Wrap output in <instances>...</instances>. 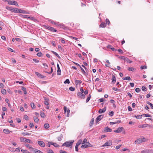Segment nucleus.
<instances>
[{"mask_svg":"<svg viewBox=\"0 0 153 153\" xmlns=\"http://www.w3.org/2000/svg\"><path fill=\"white\" fill-rule=\"evenodd\" d=\"M44 27L45 29H48L51 31L52 32H56L57 30L53 27L49 26L48 25H44Z\"/></svg>","mask_w":153,"mask_h":153,"instance_id":"1","label":"nucleus"},{"mask_svg":"<svg viewBox=\"0 0 153 153\" xmlns=\"http://www.w3.org/2000/svg\"><path fill=\"white\" fill-rule=\"evenodd\" d=\"M20 141L22 142H24L25 143H31V141L29 139L25 138L24 137H21L20 138Z\"/></svg>","mask_w":153,"mask_h":153,"instance_id":"2","label":"nucleus"},{"mask_svg":"<svg viewBox=\"0 0 153 153\" xmlns=\"http://www.w3.org/2000/svg\"><path fill=\"white\" fill-rule=\"evenodd\" d=\"M75 84L76 86H80L83 85V83L82 84V81L80 80L75 79Z\"/></svg>","mask_w":153,"mask_h":153,"instance_id":"3","label":"nucleus"},{"mask_svg":"<svg viewBox=\"0 0 153 153\" xmlns=\"http://www.w3.org/2000/svg\"><path fill=\"white\" fill-rule=\"evenodd\" d=\"M8 4L10 5H14L17 6H18L17 2L15 1H8Z\"/></svg>","mask_w":153,"mask_h":153,"instance_id":"4","label":"nucleus"},{"mask_svg":"<svg viewBox=\"0 0 153 153\" xmlns=\"http://www.w3.org/2000/svg\"><path fill=\"white\" fill-rule=\"evenodd\" d=\"M103 117V115H99L96 119V121L97 123L100 121Z\"/></svg>","mask_w":153,"mask_h":153,"instance_id":"5","label":"nucleus"},{"mask_svg":"<svg viewBox=\"0 0 153 153\" xmlns=\"http://www.w3.org/2000/svg\"><path fill=\"white\" fill-rule=\"evenodd\" d=\"M112 145V142L111 140H109L108 142H106L102 147L107 146H111Z\"/></svg>","mask_w":153,"mask_h":153,"instance_id":"6","label":"nucleus"},{"mask_svg":"<svg viewBox=\"0 0 153 153\" xmlns=\"http://www.w3.org/2000/svg\"><path fill=\"white\" fill-rule=\"evenodd\" d=\"M38 144L42 147H45V143L42 140L38 141Z\"/></svg>","mask_w":153,"mask_h":153,"instance_id":"7","label":"nucleus"},{"mask_svg":"<svg viewBox=\"0 0 153 153\" xmlns=\"http://www.w3.org/2000/svg\"><path fill=\"white\" fill-rule=\"evenodd\" d=\"M74 141V140H71V141L66 142V143H67L66 144V147H70L71 146Z\"/></svg>","mask_w":153,"mask_h":153,"instance_id":"8","label":"nucleus"},{"mask_svg":"<svg viewBox=\"0 0 153 153\" xmlns=\"http://www.w3.org/2000/svg\"><path fill=\"white\" fill-rule=\"evenodd\" d=\"M143 142H144V140H142V138H139L135 141V144H139Z\"/></svg>","mask_w":153,"mask_h":153,"instance_id":"9","label":"nucleus"},{"mask_svg":"<svg viewBox=\"0 0 153 153\" xmlns=\"http://www.w3.org/2000/svg\"><path fill=\"white\" fill-rule=\"evenodd\" d=\"M77 96L81 99H84L85 98V96L80 92H79L77 94Z\"/></svg>","mask_w":153,"mask_h":153,"instance_id":"10","label":"nucleus"},{"mask_svg":"<svg viewBox=\"0 0 153 153\" xmlns=\"http://www.w3.org/2000/svg\"><path fill=\"white\" fill-rule=\"evenodd\" d=\"M123 128V127H119L116 130H114V132L117 133H120L122 131Z\"/></svg>","mask_w":153,"mask_h":153,"instance_id":"11","label":"nucleus"},{"mask_svg":"<svg viewBox=\"0 0 153 153\" xmlns=\"http://www.w3.org/2000/svg\"><path fill=\"white\" fill-rule=\"evenodd\" d=\"M18 13H25V14H29V13L27 12V11L25 10H22L20 9H19Z\"/></svg>","mask_w":153,"mask_h":153,"instance_id":"12","label":"nucleus"},{"mask_svg":"<svg viewBox=\"0 0 153 153\" xmlns=\"http://www.w3.org/2000/svg\"><path fill=\"white\" fill-rule=\"evenodd\" d=\"M111 80H112V83H114L116 81V79L114 75L113 74H112V78H111Z\"/></svg>","mask_w":153,"mask_h":153,"instance_id":"13","label":"nucleus"},{"mask_svg":"<svg viewBox=\"0 0 153 153\" xmlns=\"http://www.w3.org/2000/svg\"><path fill=\"white\" fill-rule=\"evenodd\" d=\"M104 131L106 132H111L112 131V130L111 129L107 126L105 128Z\"/></svg>","mask_w":153,"mask_h":153,"instance_id":"14","label":"nucleus"},{"mask_svg":"<svg viewBox=\"0 0 153 153\" xmlns=\"http://www.w3.org/2000/svg\"><path fill=\"white\" fill-rule=\"evenodd\" d=\"M25 146L29 148L30 149H32L33 151L34 150V149L33 148L32 146H31L29 144H28L26 143L25 144Z\"/></svg>","mask_w":153,"mask_h":153,"instance_id":"15","label":"nucleus"},{"mask_svg":"<svg viewBox=\"0 0 153 153\" xmlns=\"http://www.w3.org/2000/svg\"><path fill=\"white\" fill-rule=\"evenodd\" d=\"M112 89H113V90L117 92H120L121 90L122 91L123 90V89L121 90L120 89L117 88L115 87H114L112 88Z\"/></svg>","mask_w":153,"mask_h":153,"instance_id":"16","label":"nucleus"},{"mask_svg":"<svg viewBox=\"0 0 153 153\" xmlns=\"http://www.w3.org/2000/svg\"><path fill=\"white\" fill-rule=\"evenodd\" d=\"M3 132L6 134H8L11 132V131H10L8 129H4L3 130Z\"/></svg>","mask_w":153,"mask_h":153,"instance_id":"17","label":"nucleus"},{"mask_svg":"<svg viewBox=\"0 0 153 153\" xmlns=\"http://www.w3.org/2000/svg\"><path fill=\"white\" fill-rule=\"evenodd\" d=\"M19 9L15 8H12V12H13L14 13H18Z\"/></svg>","mask_w":153,"mask_h":153,"instance_id":"18","label":"nucleus"},{"mask_svg":"<svg viewBox=\"0 0 153 153\" xmlns=\"http://www.w3.org/2000/svg\"><path fill=\"white\" fill-rule=\"evenodd\" d=\"M106 24L104 22H102L100 25L99 26L101 27H106Z\"/></svg>","mask_w":153,"mask_h":153,"instance_id":"19","label":"nucleus"},{"mask_svg":"<svg viewBox=\"0 0 153 153\" xmlns=\"http://www.w3.org/2000/svg\"><path fill=\"white\" fill-rule=\"evenodd\" d=\"M148 126H149L150 127H151V126L150 125H149L148 124H143L141 126V128H143L146 127Z\"/></svg>","mask_w":153,"mask_h":153,"instance_id":"20","label":"nucleus"},{"mask_svg":"<svg viewBox=\"0 0 153 153\" xmlns=\"http://www.w3.org/2000/svg\"><path fill=\"white\" fill-rule=\"evenodd\" d=\"M94 118H92L91 121L90 122V124H89V126L90 127H91L92 126H93L94 124Z\"/></svg>","mask_w":153,"mask_h":153,"instance_id":"21","label":"nucleus"},{"mask_svg":"<svg viewBox=\"0 0 153 153\" xmlns=\"http://www.w3.org/2000/svg\"><path fill=\"white\" fill-rule=\"evenodd\" d=\"M88 147V146L87 145V144H84L81 146V148L82 149H85V148H87Z\"/></svg>","mask_w":153,"mask_h":153,"instance_id":"22","label":"nucleus"},{"mask_svg":"<svg viewBox=\"0 0 153 153\" xmlns=\"http://www.w3.org/2000/svg\"><path fill=\"white\" fill-rule=\"evenodd\" d=\"M150 152L149 149H147L141 151V152L142 153H149Z\"/></svg>","mask_w":153,"mask_h":153,"instance_id":"23","label":"nucleus"},{"mask_svg":"<svg viewBox=\"0 0 153 153\" xmlns=\"http://www.w3.org/2000/svg\"><path fill=\"white\" fill-rule=\"evenodd\" d=\"M33 151L35 153H43V152H41V151L37 149H36L35 150L34 149Z\"/></svg>","mask_w":153,"mask_h":153,"instance_id":"24","label":"nucleus"},{"mask_svg":"<svg viewBox=\"0 0 153 153\" xmlns=\"http://www.w3.org/2000/svg\"><path fill=\"white\" fill-rule=\"evenodd\" d=\"M82 142V140L80 139L78 140V142L77 143L76 146H78L80 145L81 143V142Z\"/></svg>","mask_w":153,"mask_h":153,"instance_id":"25","label":"nucleus"},{"mask_svg":"<svg viewBox=\"0 0 153 153\" xmlns=\"http://www.w3.org/2000/svg\"><path fill=\"white\" fill-rule=\"evenodd\" d=\"M124 61L129 63H130L132 62V61H130L128 58L127 57L125 59H124Z\"/></svg>","mask_w":153,"mask_h":153,"instance_id":"26","label":"nucleus"},{"mask_svg":"<svg viewBox=\"0 0 153 153\" xmlns=\"http://www.w3.org/2000/svg\"><path fill=\"white\" fill-rule=\"evenodd\" d=\"M33 118H34V121L35 123H38V121H39V119L36 116H34L33 117Z\"/></svg>","mask_w":153,"mask_h":153,"instance_id":"27","label":"nucleus"},{"mask_svg":"<svg viewBox=\"0 0 153 153\" xmlns=\"http://www.w3.org/2000/svg\"><path fill=\"white\" fill-rule=\"evenodd\" d=\"M123 80H131V78L130 76H127L124 77L123 78Z\"/></svg>","mask_w":153,"mask_h":153,"instance_id":"28","label":"nucleus"},{"mask_svg":"<svg viewBox=\"0 0 153 153\" xmlns=\"http://www.w3.org/2000/svg\"><path fill=\"white\" fill-rule=\"evenodd\" d=\"M22 90L24 91V94H27L26 89L24 87H22Z\"/></svg>","mask_w":153,"mask_h":153,"instance_id":"29","label":"nucleus"},{"mask_svg":"<svg viewBox=\"0 0 153 153\" xmlns=\"http://www.w3.org/2000/svg\"><path fill=\"white\" fill-rule=\"evenodd\" d=\"M40 116L43 118H44L45 116V113L42 111H41L40 112Z\"/></svg>","mask_w":153,"mask_h":153,"instance_id":"30","label":"nucleus"},{"mask_svg":"<svg viewBox=\"0 0 153 153\" xmlns=\"http://www.w3.org/2000/svg\"><path fill=\"white\" fill-rule=\"evenodd\" d=\"M30 105L31 108L33 109H34L36 108V106L34 103L33 102H31L30 103Z\"/></svg>","mask_w":153,"mask_h":153,"instance_id":"31","label":"nucleus"},{"mask_svg":"<svg viewBox=\"0 0 153 153\" xmlns=\"http://www.w3.org/2000/svg\"><path fill=\"white\" fill-rule=\"evenodd\" d=\"M51 51L58 58H60V56L57 53L53 51Z\"/></svg>","mask_w":153,"mask_h":153,"instance_id":"32","label":"nucleus"},{"mask_svg":"<svg viewBox=\"0 0 153 153\" xmlns=\"http://www.w3.org/2000/svg\"><path fill=\"white\" fill-rule=\"evenodd\" d=\"M47 151L48 153H54L52 150L50 149H48Z\"/></svg>","mask_w":153,"mask_h":153,"instance_id":"33","label":"nucleus"},{"mask_svg":"<svg viewBox=\"0 0 153 153\" xmlns=\"http://www.w3.org/2000/svg\"><path fill=\"white\" fill-rule=\"evenodd\" d=\"M44 127L45 128L47 129L49 127V125L48 123H45L44 125Z\"/></svg>","mask_w":153,"mask_h":153,"instance_id":"34","label":"nucleus"},{"mask_svg":"<svg viewBox=\"0 0 153 153\" xmlns=\"http://www.w3.org/2000/svg\"><path fill=\"white\" fill-rule=\"evenodd\" d=\"M20 16L24 18H27L28 19V16H27V15H22V14H20Z\"/></svg>","mask_w":153,"mask_h":153,"instance_id":"35","label":"nucleus"},{"mask_svg":"<svg viewBox=\"0 0 153 153\" xmlns=\"http://www.w3.org/2000/svg\"><path fill=\"white\" fill-rule=\"evenodd\" d=\"M1 92L4 95H5L6 94V91L5 89H3L1 90Z\"/></svg>","mask_w":153,"mask_h":153,"instance_id":"36","label":"nucleus"},{"mask_svg":"<svg viewBox=\"0 0 153 153\" xmlns=\"http://www.w3.org/2000/svg\"><path fill=\"white\" fill-rule=\"evenodd\" d=\"M142 115H138L137 116L135 115V117L137 119H140L142 118Z\"/></svg>","mask_w":153,"mask_h":153,"instance_id":"37","label":"nucleus"},{"mask_svg":"<svg viewBox=\"0 0 153 153\" xmlns=\"http://www.w3.org/2000/svg\"><path fill=\"white\" fill-rule=\"evenodd\" d=\"M61 71L60 68H57V75H61Z\"/></svg>","mask_w":153,"mask_h":153,"instance_id":"38","label":"nucleus"},{"mask_svg":"<svg viewBox=\"0 0 153 153\" xmlns=\"http://www.w3.org/2000/svg\"><path fill=\"white\" fill-rule=\"evenodd\" d=\"M21 152L23 153H30V152L26 150H24L23 149H22Z\"/></svg>","mask_w":153,"mask_h":153,"instance_id":"39","label":"nucleus"},{"mask_svg":"<svg viewBox=\"0 0 153 153\" xmlns=\"http://www.w3.org/2000/svg\"><path fill=\"white\" fill-rule=\"evenodd\" d=\"M91 95L90 94L89 95V97H88L86 99V102H88V101H89V100H90L91 98Z\"/></svg>","mask_w":153,"mask_h":153,"instance_id":"40","label":"nucleus"},{"mask_svg":"<svg viewBox=\"0 0 153 153\" xmlns=\"http://www.w3.org/2000/svg\"><path fill=\"white\" fill-rule=\"evenodd\" d=\"M128 70L129 71H134V68L132 67H130L128 68Z\"/></svg>","mask_w":153,"mask_h":153,"instance_id":"41","label":"nucleus"},{"mask_svg":"<svg viewBox=\"0 0 153 153\" xmlns=\"http://www.w3.org/2000/svg\"><path fill=\"white\" fill-rule=\"evenodd\" d=\"M22 135H29L31 134V133H29L28 132H22Z\"/></svg>","mask_w":153,"mask_h":153,"instance_id":"42","label":"nucleus"},{"mask_svg":"<svg viewBox=\"0 0 153 153\" xmlns=\"http://www.w3.org/2000/svg\"><path fill=\"white\" fill-rule=\"evenodd\" d=\"M80 69L82 71V72L83 73V74H84L85 75H87V74H86V73L85 71L81 67V66H80Z\"/></svg>","mask_w":153,"mask_h":153,"instance_id":"43","label":"nucleus"},{"mask_svg":"<svg viewBox=\"0 0 153 153\" xmlns=\"http://www.w3.org/2000/svg\"><path fill=\"white\" fill-rule=\"evenodd\" d=\"M114 112L113 111L109 112V115L111 116H112L114 114Z\"/></svg>","mask_w":153,"mask_h":153,"instance_id":"44","label":"nucleus"},{"mask_svg":"<svg viewBox=\"0 0 153 153\" xmlns=\"http://www.w3.org/2000/svg\"><path fill=\"white\" fill-rule=\"evenodd\" d=\"M147 68V67L145 65H142L140 66V68L141 69H145Z\"/></svg>","mask_w":153,"mask_h":153,"instance_id":"45","label":"nucleus"},{"mask_svg":"<svg viewBox=\"0 0 153 153\" xmlns=\"http://www.w3.org/2000/svg\"><path fill=\"white\" fill-rule=\"evenodd\" d=\"M86 144H87L88 146V147H93L92 145L90 144L88 142H87L86 143Z\"/></svg>","mask_w":153,"mask_h":153,"instance_id":"46","label":"nucleus"},{"mask_svg":"<svg viewBox=\"0 0 153 153\" xmlns=\"http://www.w3.org/2000/svg\"><path fill=\"white\" fill-rule=\"evenodd\" d=\"M36 55L38 56L41 57L42 56V53L41 52H39L37 53Z\"/></svg>","mask_w":153,"mask_h":153,"instance_id":"47","label":"nucleus"},{"mask_svg":"<svg viewBox=\"0 0 153 153\" xmlns=\"http://www.w3.org/2000/svg\"><path fill=\"white\" fill-rule=\"evenodd\" d=\"M69 89L71 91H73L75 90V88L73 87H70L69 88Z\"/></svg>","mask_w":153,"mask_h":153,"instance_id":"48","label":"nucleus"},{"mask_svg":"<svg viewBox=\"0 0 153 153\" xmlns=\"http://www.w3.org/2000/svg\"><path fill=\"white\" fill-rule=\"evenodd\" d=\"M15 92L16 93H17V92H18L20 94H22L23 93L20 90H16V91H15Z\"/></svg>","mask_w":153,"mask_h":153,"instance_id":"49","label":"nucleus"},{"mask_svg":"<svg viewBox=\"0 0 153 153\" xmlns=\"http://www.w3.org/2000/svg\"><path fill=\"white\" fill-rule=\"evenodd\" d=\"M70 110L69 109H68V110L67 111V116L68 117H69V116Z\"/></svg>","mask_w":153,"mask_h":153,"instance_id":"50","label":"nucleus"},{"mask_svg":"<svg viewBox=\"0 0 153 153\" xmlns=\"http://www.w3.org/2000/svg\"><path fill=\"white\" fill-rule=\"evenodd\" d=\"M62 135L61 134L60 137H58V139L59 141H60L62 140Z\"/></svg>","mask_w":153,"mask_h":153,"instance_id":"51","label":"nucleus"},{"mask_svg":"<svg viewBox=\"0 0 153 153\" xmlns=\"http://www.w3.org/2000/svg\"><path fill=\"white\" fill-rule=\"evenodd\" d=\"M6 8L9 10L12 11V8L10 7L7 6L6 7Z\"/></svg>","mask_w":153,"mask_h":153,"instance_id":"52","label":"nucleus"},{"mask_svg":"<svg viewBox=\"0 0 153 153\" xmlns=\"http://www.w3.org/2000/svg\"><path fill=\"white\" fill-rule=\"evenodd\" d=\"M64 83L65 84L68 83L69 84L70 83V81L69 79H66L64 82Z\"/></svg>","mask_w":153,"mask_h":153,"instance_id":"53","label":"nucleus"},{"mask_svg":"<svg viewBox=\"0 0 153 153\" xmlns=\"http://www.w3.org/2000/svg\"><path fill=\"white\" fill-rule=\"evenodd\" d=\"M53 146L55 147H59V145H58L56 143H54V145Z\"/></svg>","mask_w":153,"mask_h":153,"instance_id":"54","label":"nucleus"},{"mask_svg":"<svg viewBox=\"0 0 153 153\" xmlns=\"http://www.w3.org/2000/svg\"><path fill=\"white\" fill-rule=\"evenodd\" d=\"M87 140L86 138L84 139L82 142V144H83L85 143H86L87 142Z\"/></svg>","mask_w":153,"mask_h":153,"instance_id":"55","label":"nucleus"},{"mask_svg":"<svg viewBox=\"0 0 153 153\" xmlns=\"http://www.w3.org/2000/svg\"><path fill=\"white\" fill-rule=\"evenodd\" d=\"M35 74L38 77H40V74L39 73L37 72H35Z\"/></svg>","mask_w":153,"mask_h":153,"instance_id":"56","label":"nucleus"},{"mask_svg":"<svg viewBox=\"0 0 153 153\" xmlns=\"http://www.w3.org/2000/svg\"><path fill=\"white\" fill-rule=\"evenodd\" d=\"M98 112L99 113L101 114L104 112V111H103V110L102 109H100L98 111Z\"/></svg>","mask_w":153,"mask_h":153,"instance_id":"57","label":"nucleus"},{"mask_svg":"<svg viewBox=\"0 0 153 153\" xmlns=\"http://www.w3.org/2000/svg\"><path fill=\"white\" fill-rule=\"evenodd\" d=\"M142 89L144 91H146L147 90V88L146 87H142Z\"/></svg>","mask_w":153,"mask_h":153,"instance_id":"58","label":"nucleus"},{"mask_svg":"<svg viewBox=\"0 0 153 153\" xmlns=\"http://www.w3.org/2000/svg\"><path fill=\"white\" fill-rule=\"evenodd\" d=\"M143 115L144 116H145L146 117H152V116L151 115H150L149 114H143Z\"/></svg>","mask_w":153,"mask_h":153,"instance_id":"59","label":"nucleus"},{"mask_svg":"<svg viewBox=\"0 0 153 153\" xmlns=\"http://www.w3.org/2000/svg\"><path fill=\"white\" fill-rule=\"evenodd\" d=\"M105 22H106V24H107L108 25H109V24L110 23V22L108 19H106Z\"/></svg>","mask_w":153,"mask_h":153,"instance_id":"60","label":"nucleus"},{"mask_svg":"<svg viewBox=\"0 0 153 153\" xmlns=\"http://www.w3.org/2000/svg\"><path fill=\"white\" fill-rule=\"evenodd\" d=\"M28 19H31V20H34L35 19V18L33 17H28Z\"/></svg>","mask_w":153,"mask_h":153,"instance_id":"61","label":"nucleus"},{"mask_svg":"<svg viewBox=\"0 0 153 153\" xmlns=\"http://www.w3.org/2000/svg\"><path fill=\"white\" fill-rule=\"evenodd\" d=\"M24 118L26 120H28V117L27 115H25L24 116Z\"/></svg>","mask_w":153,"mask_h":153,"instance_id":"62","label":"nucleus"},{"mask_svg":"<svg viewBox=\"0 0 153 153\" xmlns=\"http://www.w3.org/2000/svg\"><path fill=\"white\" fill-rule=\"evenodd\" d=\"M140 89L139 88H137L135 89V91L137 92H139L140 91Z\"/></svg>","mask_w":153,"mask_h":153,"instance_id":"63","label":"nucleus"},{"mask_svg":"<svg viewBox=\"0 0 153 153\" xmlns=\"http://www.w3.org/2000/svg\"><path fill=\"white\" fill-rule=\"evenodd\" d=\"M51 44L54 47H55L56 46V44L55 41H52L51 42Z\"/></svg>","mask_w":153,"mask_h":153,"instance_id":"64","label":"nucleus"}]
</instances>
